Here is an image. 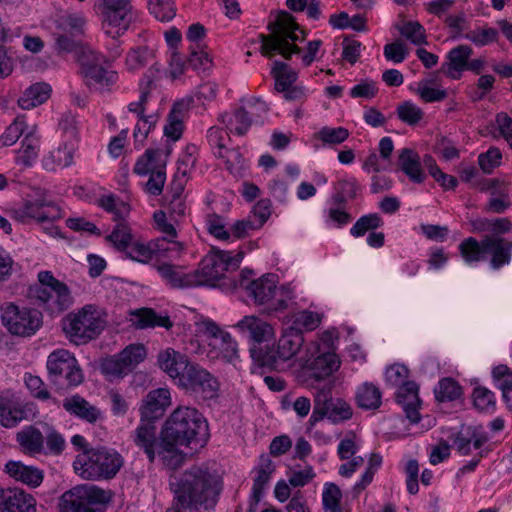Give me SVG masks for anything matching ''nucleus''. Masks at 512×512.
<instances>
[{"mask_svg": "<svg viewBox=\"0 0 512 512\" xmlns=\"http://www.w3.org/2000/svg\"><path fill=\"white\" fill-rule=\"evenodd\" d=\"M174 486V500L166 512H198L199 508L214 509L220 488L216 478L206 469L192 467L185 471Z\"/></svg>", "mask_w": 512, "mask_h": 512, "instance_id": "f257e3e1", "label": "nucleus"}, {"mask_svg": "<svg viewBox=\"0 0 512 512\" xmlns=\"http://www.w3.org/2000/svg\"><path fill=\"white\" fill-rule=\"evenodd\" d=\"M160 434L187 448L192 445L202 446L209 439V425L197 408L179 406L166 419Z\"/></svg>", "mask_w": 512, "mask_h": 512, "instance_id": "f03ea898", "label": "nucleus"}, {"mask_svg": "<svg viewBox=\"0 0 512 512\" xmlns=\"http://www.w3.org/2000/svg\"><path fill=\"white\" fill-rule=\"evenodd\" d=\"M269 35L259 34L261 42L260 52L267 58L273 57L276 53L285 59H290L293 54H299L301 49L295 44L296 41H303L305 32L295 22L294 17L286 11H280L275 21L267 26Z\"/></svg>", "mask_w": 512, "mask_h": 512, "instance_id": "7ed1b4c3", "label": "nucleus"}, {"mask_svg": "<svg viewBox=\"0 0 512 512\" xmlns=\"http://www.w3.org/2000/svg\"><path fill=\"white\" fill-rule=\"evenodd\" d=\"M251 274L250 270L242 271L240 278L234 281L233 287L245 290L254 304H270V309L273 311L288 309L293 304L294 295L290 288L282 287L279 290L280 298L273 300L277 294V276L275 274L269 273L256 280H250L248 275Z\"/></svg>", "mask_w": 512, "mask_h": 512, "instance_id": "20e7f679", "label": "nucleus"}, {"mask_svg": "<svg viewBox=\"0 0 512 512\" xmlns=\"http://www.w3.org/2000/svg\"><path fill=\"white\" fill-rule=\"evenodd\" d=\"M122 465V456L106 447L85 449L73 462L75 473L87 480L111 479Z\"/></svg>", "mask_w": 512, "mask_h": 512, "instance_id": "39448f33", "label": "nucleus"}, {"mask_svg": "<svg viewBox=\"0 0 512 512\" xmlns=\"http://www.w3.org/2000/svg\"><path fill=\"white\" fill-rule=\"evenodd\" d=\"M16 442L21 452L29 456H58L66 446L63 436L49 424H43L42 430L34 425L22 428L16 433Z\"/></svg>", "mask_w": 512, "mask_h": 512, "instance_id": "423d86ee", "label": "nucleus"}, {"mask_svg": "<svg viewBox=\"0 0 512 512\" xmlns=\"http://www.w3.org/2000/svg\"><path fill=\"white\" fill-rule=\"evenodd\" d=\"M63 331L71 342L80 345L95 339L105 328V321L93 305H85L62 320Z\"/></svg>", "mask_w": 512, "mask_h": 512, "instance_id": "0eeeda50", "label": "nucleus"}, {"mask_svg": "<svg viewBox=\"0 0 512 512\" xmlns=\"http://www.w3.org/2000/svg\"><path fill=\"white\" fill-rule=\"evenodd\" d=\"M109 494L94 485H77L64 492L58 502L59 512H105Z\"/></svg>", "mask_w": 512, "mask_h": 512, "instance_id": "6e6552de", "label": "nucleus"}, {"mask_svg": "<svg viewBox=\"0 0 512 512\" xmlns=\"http://www.w3.org/2000/svg\"><path fill=\"white\" fill-rule=\"evenodd\" d=\"M40 286L34 291V298L50 315H59L73 303L68 286L56 279L50 271L38 274Z\"/></svg>", "mask_w": 512, "mask_h": 512, "instance_id": "1a4fd4ad", "label": "nucleus"}, {"mask_svg": "<svg viewBox=\"0 0 512 512\" xmlns=\"http://www.w3.org/2000/svg\"><path fill=\"white\" fill-rule=\"evenodd\" d=\"M46 367L48 379L57 389L77 387L84 380L77 359L68 350L58 349L50 353Z\"/></svg>", "mask_w": 512, "mask_h": 512, "instance_id": "9d476101", "label": "nucleus"}, {"mask_svg": "<svg viewBox=\"0 0 512 512\" xmlns=\"http://www.w3.org/2000/svg\"><path fill=\"white\" fill-rule=\"evenodd\" d=\"M0 319L7 331L19 337H30L42 326V313L35 308L5 303L0 309Z\"/></svg>", "mask_w": 512, "mask_h": 512, "instance_id": "9b49d317", "label": "nucleus"}, {"mask_svg": "<svg viewBox=\"0 0 512 512\" xmlns=\"http://www.w3.org/2000/svg\"><path fill=\"white\" fill-rule=\"evenodd\" d=\"M147 357V349L141 343H132L119 353L105 357L100 362V372L112 382L123 379L133 372Z\"/></svg>", "mask_w": 512, "mask_h": 512, "instance_id": "f8f14e48", "label": "nucleus"}, {"mask_svg": "<svg viewBox=\"0 0 512 512\" xmlns=\"http://www.w3.org/2000/svg\"><path fill=\"white\" fill-rule=\"evenodd\" d=\"M102 29L109 37H121L131 24V0H99L94 5Z\"/></svg>", "mask_w": 512, "mask_h": 512, "instance_id": "ddd939ff", "label": "nucleus"}, {"mask_svg": "<svg viewBox=\"0 0 512 512\" xmlns=\"http://www.w3.org/2000/svg\"><path fill=\"white\" fill-rule=\"evenodd\" d=\"M304 346V336L302 333L286 328L280 336L277 348H269L266 345V351L252 350V359L261 366L275 368L279 361L285 362L296 357Z\"/></svg>", "mask_w": 512, "mask_h": 512, "instance_id": "4468645a", "label": "nucleus"}, {"mask_svg": "<svg viewBox=\"0 0 512 512\" xmlns=\"http://www.w3.org/2000/svg\"><path fill=\"white\" fill-rule=\"evenodd\" d=\"M352 417V409L347 402L332 396L331 386H324L314 396V407L309 424L314 426L324 418L332 423H340Z\"/></svg>", "mask_w": 512, "mask_h": 512, "instance_id": "2eb2a0df", "label": "nucleus"}, {"mask_svg": "<svg viewBox=\"0 0 512 512\" xmlns=\"http://www.w3.org/2000/svg\"><path fill=\"white\" fill-rule=\"evenodd\" d=\"M180 381L179 388L197 400L216 401L220 396L218 378L197 363Z\"/></svg>", "mask_w": 512, "mask_h": 512, "instance_id": "dca6fc26", "label": "nucleus"}, {"mask_svg": "<svg viewBox=\"0 0 512 512\" xmlns=\"http://www.w3.org/2000/svg\"><path fill=\"white\" fill-rule=\"evenodd\" d=\"M235 328L249 342L251 355L253 349L266 351L267 343L274 338V329L271 324L258 316H244L237 322Z\"/></svg>", "mask_w": 512, "mask_h": 512, "instance_id": "f3484780", "label": "nucleus"}, {"mask_svg": "<svg viewBox=\"0 0 512 512\" xmlns=\"http://www.w3.org/2000/svg\"><path fill=\"white\" fill-rule=\"evenodd\" d=\"M12 216L21 223H26L29 220L45 223L61 218L62 213L61 209L52 201L35 200L27 201L23 206L13 209Z\"/></svg>", "mask_w": 512, "mask_h": 512, "instance_id": "a211bd4d", "label": "nucleus"}, {"mask_svg": "<svg viewBox=\"0 0 512 512\" xmlns=\"http://www.w3.org/2000/svg\"><path fill=\"white\" fill-rule=\"evenodd\" d=\"M227 257L221 251L216 252L212 255L206 256L200 263L199 269L192 272L194 277L195 287L208 285L215 286L216 282L219 281L228 271L226 258Z\"/></svg>", "mask_w": 512, "mask_h": 512, "instance_id": "6ab92c4d", "label": "nucleus"}, {"mask_svg": "<svg viewBox=\"0 0 512 512\" xmlns=\"http://www.w3.org/2000/svg\"><path fill=\"white\" fill-rule=\"evenodd\" d=\"M26 404L12 390L0 391V424L5 428L16 427L27 419Z\"/></svg>", "mask_w": 512, "mask_h": 512, "instance_id": "aec40b11", "label": "nucleus"}, {"mask_svg": "<svg viewBox=\"0 0 512 512\" xmlns=\"http://www.w3.org/2000/svg\"><path fill=\"white\" fill-rule=\"evenodd\" d=\"M159 367L167 373L174 381V383L180 387L182 377L188 374L190 368L195 363L191 362L187 355L175 351L174 349L168 348L158 354Z\"/></svg>", "mask_w": 512, "mask_h": 512, "instance_id": "412c9836", "label": "nucleus"}, {"mask_svg": "<svg viewBox=\"0 0 512 512\" xmlns=\"http://www.w3.org/2000/svg\"><path fill=\"white\" fill-rule=\"evenodd\" d=\"M35 498L20 488L0 489V512H36Z\"/></svg>", "mask_w": 512, "mask_h": 512, "instance_id": "4be33fe9", "label": "nucleus"}, {"mask_svg": "<svg viewBox=\"0 0 512 512\" xmlns=\"http://www.w3.org/2000/svg\"><path fill=\"white\" fill-rule=\"evenodd\" d=\"M170 392L166 388H158L150 391L140 407L141 419L153 421L164 414L170 405Z\"/></svg>", "mask_w": 512, "mask_h": 512, "instance_id": "5701e85b", "label": "nucleus"}, {"mask_svg": "<svg viewBox=\"0 0 512 512\" xmlns=\"http://www.w3.org/2000/svg\"><path fill=\"white\" fill-rule=\"evenodd\" d=\"M396 402L402 406L406 417L411 423L416 424L420 421V399L418 396V386L415 382L408 381L398 387Z\"/></svg>", "mask_w": 512, "mask_h": 512, "instance_id": "b1692460", "label": "nucleus"}, {"mask_svg": "<svg viewBox=\"0 0 512 512\" xmlns=\"http://www.w3.org/2000/svg\"><path fill=\"white\" fill-rule=\"evenodd\" d=\"M132 439L135 445L147 455L149 462L153 463L159 445L154 422L141 419L140 424L132 434Z\"/></svg>", "mask_w": 512, "mask_h": 512, "instance_id": "393cba45", "label": "nucleus"}, {"mask_svg": "<svg viewBox=\"0 0 512 512\" xmlns=\"http://www.w3.org/2000/svg\"><path fill=\"white\" fill-rule=\"evenodd\" d=\"M489 440L482 426H467L462 428L454 439V445L461 455H469L471 447L478 450Z\"/></svg>", "mask_w": 512, "mask_h": 512, "instance_id": "a878e982", "label": "nucleus"}, {"mask_svg": "<svg viewBox=\"0 0 512 512\" xmlns=\"http://www.w3.org/2000/svg\"><path fill=\"white\" fill-rule=\"evenodd\" d=\"M484 248H486V255H491L490 267L492 269L498 270L510 263L511 243L505 238L486 235L484 237Z\"/></svg>", "mask_w": 512, "mask_h": 512, "instance_id": "bb28decb", "label": "nucleus"}, {"mask_svg": "<svg viewBox=\"0 0 512 512\" xmlns=\"http://www.w3.org/2000/svg\"><path fill=\"white\" fill-rule=\"evenodd\" d=\"M302 367H307L316 379H324L339 368L340 361L335 353H323L313 360L305 356L299 358Z\"/></svg>", "mask_w": 512, "mask_h": 512, "instance_id": "cd10ccee", "label": "nucleus"}, {"mask_svg": "<svg viewBox=\"0 0 512 512\" xmlns=\"http://www.w3.org/2000/svg\"><path fill=\"white\" fill-rule=\"evenodd\" d=\"M472 54L473 49L469 45L454 47L447 54V62L442 64V72L451 79H459L461 73L466 70L467 62Z\"/></svg>", "mask_w": 512, "mask_h": 512, "instance_id": "c85d7f7f", "label": "nucleus"}, {"mask_svg": "<svg viewBox=\"0 0 512 512\" xmlns=\"http://www.w3.org/2000/svg\"><path fill=\"white\" fill-rule=\"evenodd\" d=\"M489 193L490 198L483 208L485 212L503 214L512 205V188L509 182L498 178V184L494 185Z\"/></svg>", "mask_w": 512, "mask_h": 512, "instance_id": "c756f323", "label": "nucleus"}, {"mask_svg": "<svg viewBox=\"0 0 512 512\" xmlns=\"http://www.w3.org/2000/svg\"><path fill=\"white\" fill-rule=\"evenodd\" d=\"M191 100L176 101L167 116V124L164 126V135L172 141L181 138L184 130V116L190 108Z\"/></svg>", "mask_w": 512, "mask_h": 512, "instance_id": "7c9ffc66", "label": "nucleus"}, {"mask_svg": "<svg viewBox=\"0 0 512 512\" xmlns=\"http://www.w3.org/2000/svg\"><path fill=\"white\" fill-rule=\"evenodd\" d=\"M397 168L414 183H422L425 179L420 156L411 148L405 147L398 152Z\"/></svg>", "mask_w": 512, "mask_h": 512, "instance_id": "2f4dec72", "label": "nucleus"}, {"mask_svg": "<svg viewBox=\"0 0 512 512\" xmlns=\"http://www.w3.org/2000/svg\"><path fill=\"white\" fill-rule=\"evenodd\" d=\"M62 405L68 413L89 423H95L101 417V411L78 394L65 398Z\"/></svg>", "mask_w": 512, "mask_h": 512, "instance_id": "473e14b6", "label": "nucleus"}, {"mask_svg": "<svg viewBox=\"0 0 512 512\" xmlns=\"http://www.w3.org/2000/svg\"><path fill=\"white\" fill-rule=\"evenodd\" d=\"M250 115H254V111H247L245 107H240L234 114L223 113L218 119L230 132L243 136L253 123L258 124V119H253Z\"/></svg>", "mask_w": 512, "mask_h": 512, "instance_id": "72a5a7b5", "label": "nucleus"}, {"mask_svg": "<svg viewBox=\"0 0 512 512\" xmlns=\"http://www.w3.org/2000/svg\"><path fill=\"white\" fill-rule=\"evenodd\" d=\"M5 469L9 476L30 487H38L43 481L42 470L34 466H27L20 461H8Z\"/></svg>", "mask_w": 512, "mask_h": 512, "instance_id": "f704fd0d", "label": "nucleus"}, {"mask_svg": "<svg viewBox=\"0 0 512 512\" xmlns=\"http://www.w3.org/2000/svg\"><path fill=\"white\" fill-rule=\"evenodd\" d=\"M132 325L137 329L164 327L170 329L173 324L168 316L158 315L151 308H141L131 312Z\"/></svg>", "mask_w": 512, "mask_h": 512, "instance_id": "c9c22d12", "label": "nucleus"}, {"mask_svg": "<svg viewBox=\"0 0 512 512\" xmlns=\"http://www.w3.org/2000/svg\"><path fill=\"white\" fill-rule=\"evenodd\" d=\"M179 446L182 445L178 442L167 440L166 436L160 435V441L158 449L156 450V455L160 457L166 467L170 469H176L184 461V453L178 449Z\"/></svg>", "mask_w": 512, "mask_h": 512, "instance_id": "e433bc0d", "label": "nucleus"}, {"mask_svg": "<svg viewBox=\"0 0 512 512\" xmlns=\"http://www.w3.org/2000/svg\"><path fill=\"white\" fill-rule=\"evenodd\" d=\"M157 271L161 277L173 288H191L195 287L192 272L183 273L176 266L168 263L157 266Z\"/></svg>", "mask_w": 512, "mask_h": 512, "instance_id": "4c0bfd02", "label": "nucleus"}, {"mask_svg": "<svg viewBox=\"0 0 512 512\" xmlns=\"http://www.w3.org/2000/svg\"><path fill=\"white\" fill-rule=\"evenodd\" d=\"M51 93V88L46 83H35L28 87L18 99V105L25 110L32 109L44 103Z\"/></svg>", "mask_w": 512, "mask_h": 512, "instance_id": "58836bf2", "label": "nucleus"}, {"mask_svg": "<svg viewBox=\"0 0 512 512\" xmlns=\"http://www.w3.org/2000/svg\"><path fill=\"white\" fill-rule=\"evenodd\" d=\"M75 147L72 144L64 143L57 149L51 151L44 159L43 165L46 170H55L56 168H66L73 164Z\"/></svg>", "mask_w": 512, "mask_h": 512, "instance_id": "ea45409f", "label": "nucleus"}, {"mask_svg": "<svg viewBox=\"0 0 512 512\" xmlns=\"http://www.w3.org/2000/svg\"><path fill=\"white\" fill-rule=\"evenodd\" d=\"M83 79L87 86L98 85L102 90L111 91V87L118 81V73L101 66L94 67L88 71Z\"/></svg>", "mask_w": 512, "mask_h": 512, "instance_id": "a19ab883", "label": "nucleus"}, {"mask_svg": "<svg viewBox=\"0 0 512 512\" xmlns=\"http://www.w3.org/2000/svg\"><path fill=\"white\" fill-rule=\"evenodd\" d=\"M459 251L465 263L469 265L486 260L484 238L481 241L474 237L466 238L460 243Z\"/></svg>", "mask_w": 512, "mask_h": 512, "instance_id": "79ce46f5", "label": "nucleus"}, {"mask_svg": "<svg viewBox=\"0 0 512 512\" xmlns=\"http://www.w3.org/2000/svg\"><path fill=\"white\" fill-rule=\"evenodd\" d=\"M334 193L331 196L330 203L337 205H346L349 200L356 197L359 189L355 178L340 179L333 185Z\"/></svg>", "mask_w": 512, "mask_h": 512, "instance_id": "37998d69", "label": "nucleus"}, {"mask_svg": "<svg viewBox=\"0 0 512 512\" xmlns=\"http://www.w3.org/2000/svg\"><path fill=\"white\" fill-rule=\"evenodd\" d=\"M356 402L362 409H377L381 405V392L375 385L365 383L357 390Z\"/></svg>", "mask_w": 512, "mask_h": 512, "instance_id": "c03bdc74", "label": "nucleus"}, {"mask_svg": "<svg viewBox=\"0 0 512 512\" xmlns=\"http://www.w3.org/2000/svg\"><path fill=\"white\" fill-rule=\"evenodd\" d=\"M155 53L146 46L132 48L126 55L125 65L128 71L134 72L139 70L153 61Z\"/></svg>", "mask_w": 512, "mask_h": 512, "instance_id": "a18cd8bd", "label": "nucleus"}, {"mask_svg": "<svg viewBox=\"0 0 512 512\" xmlns=\"http://www.w3.org/2000/svg\"><path fill=\"white\" fill-rule=\"evenodd\" d=\"M98 205L113 214L115 221L124 220L130 213V205L112 194L101 196Z\"/></svg>", "mask_w": 512, "mask_h": 512, "instance_id": "49530a36", "label": "nucleus"}, {"mask_svg": "<svg viewBox=\"0 0 512 512\" xmlns=\"http://www.w3.org/2000/svg\"><path fill=\"white\" fill-rule=\"evenodd\" d=\"M271 74L275 79V88L277 91L287 90L297 80V73L291 69L286 63L275 61Z\"/></svg>", "mask_w": 512, "mask_h": 512, "instance_id": "de8ad7c7", "label": "nucleus"}, {"mask_svg": "<svg viewBox=\"0 0 512 512\" xmlns=\"http://www.w3.org/2000/svg\"><path fill=\"white\" fill-rule=\"evenodd\" d=\"M106 240L118 251L125 252L133 240L131 228L125 222L119 221L112 232L106 236Z\"/></svg>", "mask_w": 512, "mask_h": 512, "instance_id": "09e8293b", "label": "nucleus"}, {"mask_svg": "<svg viewBox=\"0 0 512 512\" xmlns=\"http://www.w3.org/2000/svg\"><path fill=\"white\" fill-rule=\"evenodd\" d=\"M154 256L159 258H178L184 250L181 242L169 239L167 237L158 238L153 241Z\"/></svg>", "mask_w": 512, "mask_h": 512, "instance_id": "8fccbe9b", "label": "nucleus"}, {"mask_svg": "<svg viewBox=\"0 0 512 512\" xmlns=\"http://www.w3.org/2000/svg\"><path fill=\"white\" fill-rule=\"evenodd\" d=\"M435 398L439 402L454 401L462 395V388L450 377L441 379L434 388Z\"/></svg>", "mask_w": 512, "mask_h": 512, "instance_id": "3c124183", "label": "nucleus"}, {"mask_svg": "<svg viewBox=\"0 0 512 512\" xmlns=\"http://www.w3.org/2000/svg\"><path fill=\"white\" fill-rule=\"evenodd\" d=\"M321 322V317L317 312L302 310L292 316L290 329L303 334V331H312L316 329Z\"/></svg>", "mask_w": 512, "mask_h": 512, "instance_id": "603ef678", "label": "nucleus"}, {"mask_svg": "<svg viewBox=\"0 0 512 512\" xmlns=\"http://www.w3.org/2000/svg\"><path fill=\"white\" fill-rule=\"evenodd\" d=\"M39 141L31 133L27 134L22 140L21 148L18 151L17 162L30 167L38 157Z\"/></svg>", "mask_w": 512, "mask_h": 512, "instance_id": "864d4df0", "label": "nucleus"}, {"mask_svg": "<svg viewBox=\"0 0 512 512\" xmlns=\"http://www.w3.org/2000/svg\"><path fill=\"white\" fill-rule=\"evenodd\" d=\"M214 155L224 160L226 169L233 175H239L245 167V159L238 149L214 151Z\"/></svg>", "mask_w": 512, "mask_h": 512, "instance_id": "5fc2aeb1", "label": "nucleus"}, {"mask_svg": "<svg viewBox=\"0 0 512 512\" xmlns=\"http://www.w3.org/2000/svg\"><path fill=\"white\" fill-rule=\"evenodd\" d=\"M342 499V493L340 488L331 482H327L324 485L322 494V503L325 512H342L340 502Z\"/></svg>", "mask_w": 512, "mask_h": 512, "instance_id": "6e6d98bb", "label": "nucleus"}, {"mask_svg": "<svg viewBox=\"0 0 512 512\" xmlns=\"http://www.w3.org/2000/svg\"><path fill=\"white\" fill-rule=\"evenodd\" d=\"M383 225L382 218L377 213H370L361 216L351 227L350 233L353 237L364 236L368 231L380 228Z\"/></svg>", "mask_w": 512, "mask_h": 512, "instance_id": "4d7b16f0", "label": "nucleus"}, {"mask_svg": "<svg viewBox=\"0 0 512 512\" xmlns=\"http://www.w3.org/2000/svg\"><path fill=\"white\" fill-rule=\"evenodd\" d=\"M499 33L495 28L484 27L469 31L463 35V38L472 42L478 47H483L498 40Z\"/></svg>", "mask_w": 512, "mask_h": 512, "instance_id": "13d9d810", "label": "nucleus"}, {"mask_svg": "<svg viewBox=\"0 0 512 512\" xmlns=\"http://www.w3.org/2000/svg\"><path fill=\"white\" fill-rule=\"evenodd\" d=\"M160 155V150L147 149L146 152L137 160L133 168L134 173L140 176L150 174L158 165H162V163L158 162Z\"/></svg>", "mask_w": 512, "mask_h": 512, "instance_id": "bf43d9fd", "label": "nucleus"}, {"mask_svg": "<svg viewBox=\"0 0 512 512\" xmlns=\"http://www.w3.org/2000/svg\"><path fill=\"white\" fill-rule=\"evenodd\" d=\"M26 128L25 116L19 115L0 136V146L8 147L17 142Z\"/></svg>", "mask_w": 512, "mask_h": 512, "instance_id": "052dcab7", "label": "nucleus"}, {"mask_svg": "<svg viewBox=\"0 0 512 512\" xmlns=\"http://www.w3.org/2000/svg\"><path fill=\"white\" fill-rule=\"evenodd\" d=\"M400 34L414 45L427 44L424 27L417 21L405 22L399 27Z\"/></svg>", "mask_w": 512, "mask_h": 512, "instance_id": "680f3d73", "label": "nucleus"}, {"mask_svg": "<svg viewBox=\"0 0 512 512\" xmlns=\"http://www.w3.org/2000/svg\"><path fill=\"white\" fill-rule=\"evenodd\" d=\"M77 62L80 66V75L83 77L88 71L101 64V56L90 47H81L77 52Z\"/></svg>", "mask_w": 512, "mask_h": 512, "instance_id": "e2e57ef3", "label": "nucleus"}, {"mask_svg": "<svg viewBox=\"0 0 512 512\" xmlns=\"http://www.w3.org/2000/svg\"><path fill=\"white\" fill-rule=\"evenodd\" d=\"M148 8L150 13L160 21H169L176 14L172 0H149Z\"/></svg>", "mask_w": 512, "mask_h": 512, "instance_id": "0e129e2a", "label": "nucleus"}, {"mask_svg": "<svg viewBox=\"0 0 512 512\" xmlns=\"http://www.w3.org/2000/svg\"><path fill=\"white\" fill-rule=\"evenodd\" d=\"M124 253L125 256L129 259L141 263H147L154 256L153 241L148 245L139 242L131 243L129 248Z\"/></svg>", "mask_w": 512, "mask_h": 512, "instance_id": "69168bd1", "label": "nucleus"}, {"mask_svg": "<svg viewBox=\"0 0 512 512\" xmlns=\"http://www.w3.org/2000/svg\"><path fill=\"white\" fill-rule=\"evenodd\" d=\"M502 153L496 147H490L478 156V164L485 174H490L501 165Z\"/></svg>", "mask_w": 512, "mask_h": 512, "instance_id": "338daca9", "label": "nucleus"}, {"mask_svg": "<svg viewBox=\"0 0 512 512\" xmlns=\"http://www.w3.org/2000/svg\"><path fill=\"white\" fill-rule=\"evenodd\" d=\"M399 119L408 124L416 125L424 116L423 111L410 101H406L397 108Z\"/></svg>", "mask_w": 512, "mask_h": 512, "instance_id": "774afa93", "label": "nucleus"}]
</instances>
